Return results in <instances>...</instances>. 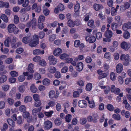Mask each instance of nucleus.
<instances>
[{"mask_svg":"<svg viewBox=\"0 0 131 131\" xmlns=\"http://www.w3.org/2000/svg\"><path fill=\"white\" fill-rule=\"evenodd\" d=\"M38 36L37 35H34L32 39L31 37H26L23 38L22 41L25 44L30 42L29 44L30 46L32 47H34L38 44L39 40Z\"/></svg>","mask_w":131,"mask_h":131,"instance_id":"1","label":"nucleus"},{"mask_svg":"<svg viewBox=\"0 0 131 131\" xmlns=\"http://www.w3.org/2000/svg\"><path fill=\"white\" fill-rule=\"evenodd\" d=\"M17 40V38L15 37H13L12 38L11 37H8L4 41L5 45L6 47H8L9 46L10 43H11L12 46L13 47L15 46L13 45L16 42Z\"/></svg>","mask_w":131,"mask_h":131,"instance_id":"2","label":"nucleus"},{"mask_svg":"<svg viewBox=\"0 0 131 131\" xmlns=\"http://www.w3.org/2000/svg\"><path fill=\"white\" fill-rule=\"evenodd\" d=\"M7 29L10 33H13L16 34L19 32V29L13 24L9 25L8 26Z\"/></svg>","mask_w":131,"mask_h":131,"instance_id":"3","label":"nucleus"},{"mask_svg":"<svg viewBox=\"0 0 131 131\" xmlns=\"http://www.w3.org/2000/svg\"><path fill=\"white\" fill-rule=\"evenodd\" d=\"M59 93L57 91H56L53 90L50 91L48 93L49 97L51 99H57L59 97Z\"/></svg>","mask_w":131,"mask_h":131,"instance_id":"4","label":"nucleus"},{"mask_svg":"<svg viewBox=\"0 0 131 131\" xmlns=\"http://www.w3.org/2000/svg\"><path fill=\"white\" fill-rule=\"evenodd\" d=\"M52 123L49 120H47L44 122L43 126L45 130H49L52 127Z\"/></svg>","mask_w":131,"mask_h":131,"instance_id":"5","label":"nucleus"},{"mask_svg":"<svg viewBox=\"0 0 131 131\" xmlns=\"http://www.w3.org/2000/svg\"><path fill=\"white\" fill-rule=\"evenodd\" d=\"M78 105L79 107L82 108H86L88 106L87 102L84 100L79 101L78 102Z\"/></svg>","mask_w":131,"mask_h":131,"instance_id":"6","label":"nucleus"},{"mask_svg":"<svg viewBox=\"0 0 131 131\" xmlns=\"http://www.w3.org/2000/svg\"><path fill=\"white\" fill-rule=\"evenodd\" d=\"M131 45L129 42L125 41L122 42L121 44V47L123 49L126 50H128L130 48Z\"/></svg>","mask_w":131,"mask_h":131,"instance_id":"7","label":"nucleus"},{"mask_svg":"<svg viewBox=\"0 0 131 131\" xmlns=\"http://www.w3.org/2000/svg\"><path fill=\"white\" fill-rule=\"evenodd\" d=\"M78 58H75L73 60L72 58H67L66 59V62L67 63H71L72 65L74 66H75L76 65V62L78 61Z\"/></svg>","mask_w":131,"mask_h":131,"instance_id":"8","label":"nucleus"},{"mask_svg":"<svg viewBox=\"0 0 131 131\" xmlns=\"http://www.w3.org/2000/svg\"><path fill=\"white\" fill-rule=\"evenodd\" d=\"M122 29L124 31H127L128 29H131V22L128 21L124 23L122 25Z\"/></svg>","mask_w":131,"mask_h":131,"instance_id":"9","label":"nucleus"},{"mask_svg":"<svg viewBox=\"0 0 131 131\" xmlns=\"http://www.w3.org/2000/svg\"><path fill=\"white\" fill-rule=\"evenodd\" d=\"M6 72L5 73L2 72L0 73V74L1 75V77H0V85L6 82L7 80V77L6 75H3L4 73L5 74Z\"/></svg>","mask_w":131,"mask_h":131,"instance_id":"10","label":"nucleus"},{"mask_svg":"<svg viewBox=\"0 0 131 131\" xmlns=\"http://www.w3.org/2000/svg\"><path fill=\"white\" fill-rule=\"evenodd\" d=\"M23 117L25 118H27V121L30 122L32 119V117L30 116V114L29 112H25L23 114Z\"/></svg>","mask_w":131,"mask_h":131,"instance_id":"11","label":"nucleus"},{"mask_svg":"<svg viewBox=\"0 0 131 131\" xmlns=\"http://www.w3.org/2000/svg\"><path fill=\"white\" fill-rule=\"evenodd\" d=\"M36 25V18H33L30 22H28L26 25L28 27H30L31 26L34 27Z\"/></svg>","mask_w":131,"mask_h":131,"instance_id":"12","label":"nucleus"},{"mask_svg":"<svg viewBox=\"0 0 131 131\" xmlns=\"http://www.w3.org/2000/svg\"><path fill=\"white\" fill-rule=\"evenodd\" d=\"M68 25L70 27H72L74 26L75 25L77 26H79L80 24V22H79L78 23H75L71 19H69L67 23Z\"/></svg>","mask_w":131,"mask_h":131,"instance_id":"13","label":"nucleus"},{"mask_svg":"<svg viewBox=\"0 0 131 131\" xmlns=\"http://www.w3.org/2000/svg\"><path fill=\"white\" fill-rule=\"evenodd\" d=\"M62 52V51L61 49L59 48H57L54 50L53 53L55 56L58 57Z\"/></svg>","mask_w":131,"mask_h":131,"instance_id":"14","label":"nucleus"},{"mask_svg":"<svg viewBox=\"0 0 131 131\" xmlns=\"http://www.w3.org/2000/svg\"><path fill=\"white\" fill-rule=\"evenodd\" d=\"M123 66L120 63L117 64L116 66V70L117 72L118 73H121L123 70Z\"/></svg>","mask_w":131,"mask_h":131,"instance_id":"15","label":"nucleus"},{"mask_svg":"<svg viewBox=\"0 0 131 131\" xmlns=\"http://www.w3.org/2000/svg\"><path fill=\"white\" fill-rule=\"evenodd\" d=\"M93 7L95 10L98 11L102 8L103 6L102 5L95 3L94 4Z\"/></svg>","mask_w":131,"mask_h":131,"instance_id":"16","label":"nucleus"},{"mask_svg":"<svg viewBox=\"0 0 131 131\" xmlns=\"http://www.w3.org/2000/svg\"><path fill=\"white\" fill-rule=\"evenodd\" d=\"M130 6L129 4L127 2H125L124 3V5L121 6H120V10H125L126 9L129 8Z\"/></svg>","mask_w":131,"mask_h":131,"instance_id":"17","label":"nucleus"},{"mask_svg":"<svg viewBox=\"0 0 131 131\" xmlns=\"http://www.w3.org/2000/svg\"><path fill=\"white\" fill-rule=\"evenodd\" d=\"M83 67V63L81 62H80L77 64L76 67V69L77 71H81L82 70Z\"/></svg>","mask_w":131,"mask_h":131,"instance_id":"18","label":"nucleus"},{"mask_svg":"<svg viewBox=\"0 0 131 131\" xmlns=\"http://www.w3.org/2000/svg\"><path fill=\"white\" fill-rule=\"evenodd\" d=\"M44 50H41L39 49H36L33 51V53L34 55L43 54L44 53Z\"/></svg>","mask_w":131,"mask_h":131,"instance_id":"19","label":"nucleus"},{"mask_svg":"<svg viewBox=\"0 0 131 131\" xmlns=\"http://www.w3.org/2000/svg\"><path fill=\"white\" fill-rule=\"evenodd\" d=\"M121 60L123 61V62L125 66H127L128 65L129 62L130 61L129 58H121Z\"/></svg>","mask_w":131,"mask_h":131,"instance_id":"20","label":"nucleus"},{"mask_svg":"<svg viewBox=\"0 0 131 131\" xmlns=\"http://www.w3.org/2000/svg\"><path fill=\"white\" fill-rule=\"evenodd\" d=\"M7 122L9 125L12 127H14L15 125V122L12 119L9 118L7 119Z\"/></svg>","mask_w":131,"mask_h":131,"instance_id":"21","label":"nucleus"},{"mask_svg":"<svg viewBox=\"0 0 131 131\" xmlns=\"http://www.w3.org/2000/svg\"><path fill=\"white\" fill-rule=\"evenodd\" d=\"M32 97L30 96H27L24 98V101L25 103H27L28 102H30L32 101Z\"/></svg>","mask_w":131,"mask_h":131,"instance_id":"22","label":"nucleus"},{"mask_svg":"<svg viewBox=\"0 0 131 131\" xmlns=\"http://www.w3.org/2000/svg\"><path fill=\"white\" fill-rule=\"evenodd\" d=\"M31 91L33 93H35L37 91V89L34 84H32L30 86Z\"/></svg>","mask_w":131,"mask_h":131,"instance_id":"23","label":"nucleus"},{"mask_svg":"<svg viewBox=\"0 0 131 131\" xmlns=\"http://www.w3.org/2000/svg\"><path fill=\"white\" fill-rule=\"evenodd\" d=\"M42 107H40L38 108H33L32 112V114L34 115H36L37 112L40 111Z\"/></svg>","mask_w":131,"mask_h":131,"instance_id":"24","label":"nucleus"},{"mask_svg":"<svg viewBox=\"0 0 131 131\" xmlns=\"http://www.w3.org/2000/svg\"><path fill=\"white\" fill-rule=\"evenodd\" d=\"M121 114L122 115H125V116L126 118H128L130 116V113L128 111H125L124 110H123L121 112Z\"/></svg>","mask_w":131,"mask_h":131,"instance_id":"25","label":"nucleus"},{"mask_svg":"<svg viewBox=\"0 0 131 131\" xmlns=\"http://www.w3.org/2000/svg\"><path fill=\"white\" fill-rule=\"evenodd\" d=\"M34 68V66L32 63L29 64L28 66V70L30 73H33L34 72L33 69Z\"/></svg>","mask_w":131,"mask_h":131,"instance_id":"26","label":"nucleus"},{"mask_svg":"<svg viewBox=\"0 0 131 131\" xmlns=\"http://www.w3.org/2000/svg\"><path fill=\"white\" fill-rule=\"evenodd\" d=\"M112 31L110 30H107L105 33V36L108 38L112 37Z\"/></svg>","mask_w":131,"mask_h":131,"instance_id":"27","label":"nucleus"},{"mask_svg":"<svg viewBox=\"0 0 131 131\" xmlns=\"http://www.w3.org/2000/svg\"><path fill=\"white\" fill-rule=\"evenodd\" d=\"M72 118V115L70 114H68L66 115L64 119L66 122L69 123L71 122Z\"/></svg>","mask_w":131,"mask_h":131,"instance_id":"28","label":"nucleus"},{"mask_svg":"<svg viewBox=\"0 0 131 131\" xmlns=\"http://www.w3.org/2000/svg\"><path fill=\"white\" fill-rule=\"evenodd\" d=\"M48 69L49 72L51 73H54L56 71V68L53 66H50Z\"/></svg>","mask_w":131,"mask_h":131,"instance_id":"29","label":"nucleus"},{"mask_svg":"<svg viewBox=\"0 0 131 131\" xmlns=\"http://www.w3.org/2000/svg\"><path fill=\"white\" fill-rule=\"evenodd\" d=\"M18 91L21 93H23L25 91L26 88L24 85L19 86L18 88Z\"/></svg>","mask_w":131,"mask_h":131,"instance_id":"30","label":"nucleus"},{"mask_svg":"<svg viewBox=\"0 0 131 131\" xmlns=\"http://www.w3.org/2000/svg\"><path fill=\"white\" fill-rule=\"evenodd\" d=\"M29 18V16L28 14L24 15L21 18V20L23 22H25Z\"/></svg>","mask_w":131,"mask_h":131,"instance_id":"31","label":"nucleus"},{"mask_svg":"<svg viewBox=\"0 0 131 131\" xmlns=\"http://www.w3.org/2000/svg\"><path fill=\"white\" fill-rule=\"evenodd\" d=\"M43 12L45 15L47 16L49 14L50 11L48 8H46L45 6H44L43 8Z\"/></svg>","mask_w":131,"mask_h":131,"instance_id":"32","label":"nucleus"},{"mask_svg":"<svg viewBox=\"0 0 131 131\" xmlns=\"http://www.w3.org/2000/svg\"><path fill=\"white\" fill-rule=\"evenodd\" d=\"M0 18L5 23H7L8 21V18L5 14H2Z\"/></svg>","mask_w":131,"mask_h":131,"instance_id":"33","label":"nucleus"},{"mask_svg":"<svg viewBox=\"0 0 131 131\" xmlns=\"http://www.w3.org/2000/svg\"><path fill=\"white\" fill-rule=\"evenodd\" d=\"M53 113V111L51 110L49 112H45L44 114L45 116L47 117H50L52 116Z\"/></svg>","mask_w":131,"mask_h":131,"instance_id":"34","label":"nucleus"},{"mask_svg":"<svg viewBox=\"0 0 131 131\" xmlns=\"http://www.w3.org/2000/svg\"><path fill=\"white\" fill-rule=\"evenodd\" d=\"M42 82L43 85L47 86L50 84V81L47 78H45L42 81Z\"/></svg>","mask_w":131,"mask_h":131,"instance_id":"35","label":"nucleus"},{"mask_svg":"<svg viewBox=\"0 0 131 131\" xmlns=\"http://www.w3.org/2000/svg\"><path fill=\"white\" fill-rule=\"evenodd\" d=\"M54 122L56 125L59 126L62 123V120L60 118H57L55 120Z\"/></svg>","mask_w":131,"mask_h":131,"instance_id":"36","label":"nucleus"},{"mask_svg":"<svg viewBox=\"0 0 131 131\" xmlns=\"http://www.w3.org/2000/svg\"><path fill=\"white\" fill-rule=\"evenodd\" d=\"M49 63L50 64L54 65L57 62V61L55 58H49Z\"/></svg>","mask_w":131,"mask_h":131,"instance_id":"37","label":"nucleus"},{"mask_svg":"<svg viewBox=\"0 0 131 131\" xmlns=\"http://www.w3.org/2000/svg\"><path fill=\"white\" fill-rule=\"evenodd\" d=\"M89 106L91 108H93L95 107V104L94 101L92 100H91V101H89Z\"/></svg>","mask_w":131,"mask_h":131,"instance_id":"38","label":"nucleus"},{"mask_svg":"<svg viewBox=\"0 0 131 131\" xmlns=\"http://www.w3.org/2000/svg\"><path fill=\"white\" fill-rule=\"evenodd\" d=\"M125 31V32L123 33V37L125 39H127L130 37V33L129 32L127 31Z\"/></svg>","mask_w":131,"mask_h":131,"instance_id":"39","label":"nucleus"},{"mask_svg":"<svg viewBox=\"0 0 131 131\" xmlns=\"http://www.w3.org/2000/svg\"><path fill=\"white\" fill-rule=\"evenodd\" d=\"M7 102L10 105H13L14 103V99L12 98L9 97L7 99Z\"/></svg>","mask_w":131,"mask_h":131,"instance_id":"40","label":"nucleus"},{"mask_svg":"<svg viewBox=\"0 0 131 131\" xmlns=\"http://www.w3.org/2000/svg\"><path fill=\"white\" fill-rule=\"evenodd\" d=\"M92 88V84L91 83H88L86 86V90L87 91H89L91 90Z\"/></svg>","mask_w":131,"mask_h":131,"instance_id":"41","label":"nucleus"},{"mask_svg":"<svg viewBox=\"0 0 131 131\" xmlns=\"http://www.w3.org/2000/svg\"><path fill=\"white\" fill-rule=\"evenodd\" d=\"M26 107L24 105H20L19 108V111L23 113L26 111Z\"/></svg>","mask_w":131,"mask_h":131,"instance_id":"42","label":"nucleus"},{"mask_svg":"<svg viewBox=\"0 0 131 131\" xmlns=\"http://www.w3.org/2000/svg\"><path fill=\"white\" fill-rule=\"evenodd\" d=\"M33 97L35 101L40 100V95L37 94H34L33 95Z\"/></svg>","mask_w":131,"mask_h":131,"instance_id":"43","label":"nucleus"},{"mask_svg":"<svg viewBox=\"0 0 131 131\" xmlns=\"http://www.w3.org/2000/svg\"><path fill=\"white\" fill-rule=\"evenodd\" d=\"M87 119L88 121L90 122H97V120L94 117L93 119V117L90 115L88 117Z\"/></svg>","mask_w":131,"mask_h":131,"instance_id":"44","label":"nucleus"},{"mask_svg":"<svg viewBox=\"0 0 131 131\" xmlns=\"http://www.w3.org/2000/svg\"><path fill=\"white\" fill-rule=\"evenodd\" d=\"M10 86L8 84H4L2 86V90L4 91H7L9 89Z\"/></svg>","mask_w":131,"mask_h":131,"instance_id":"45","label":"nucleus"},{"mask_svg":"<svg viewBox=\"0 0 131 131\" xmlns=\"http://www.w3.org/2000/svg\"><path fill=\"white\" fill-rule=\"evenodd\" d=\"M45 17L43 15H40L38 19V23L43 22L45 20Z\"/></svg>","mask_w":131,"mask_h":131,"instance_id":"46","label":"nucleus"},{"mask_svg":"<svg viewBox=\"0 0 131 131\" xmlns=\"http://www.w3.org/2000/svg\"><path fill=\"white\" fill-rule=\"evenodd\" d=\"M118 26V24L115 23H112L111 26L112 29L114 30H116V29L117 28Z\"/></svg>","mask_w":131,"mask_h":131,"instance_id":"47","label":"nucleus"},{"mask_svg":"<svg viewBox=\"0 0 131 131\" xmlns=\"http://www.w3.org/2000/svg\"><path fill=\"white\" fill-rule=\"evenodd\" d=\"M95 40L96 38L93 36H91L88 38V41L90 43H93Z\"/></svg>","mask_w":131,"mask_h":131,"instance_id":"48","label":"nucleus"},{"mask_svg":"<svg viewBox=\"0 0 131 131\" xmlns=\"http://www.w3.org/2000/svg\"><path fill=\"white\" fill-rule=\"evenodd\" d=\"M112 117L114 119L117 120H119L121 119L120 115L118 114H113L112 116Z\"/></svg>","mask_w":131,"mask_h":131,"instance_id":"49","label":"nucleus"},{"mask_svg":"<svg viewBox=\"0 0 131 131\" xmlns=\"http://www.w3.org/2000/svg\"><path fill=\"white\" fill-rule=\"evenodd\" d=\"M10 75L12 77H16L18 75V73L16 71H12L10 72Z\"/></svg>","mask_w":131,"mask_h":131,"instance_id":"50","label":"nucleus"},{"mask_svg":"<svg viewBox=\"0 0 131 131\" xmlns=\"http://www.w3.org/2000/svg\"><path fill=\"white\" fill-rule=\"evenodd\" d=\"M110 78L111 80L113 81L115 80L116 77L115 73L113 72H111L110 74Z\"/></svg>","mask_w":131,"mask_h":131,"instance_id":"51","label":"nucleus"},{"mask_svg":"<svg viewBox=\"0 0 131 131\" xmlns=\"http://www.w3.org/2000/svg\"><path fill=\"white\" fill-rule=\"evenodd\" d=\"M41 104V102L40 100L35 101L34 104V106L35 107H39Z\"/></svg>","mask_w":131,"mask_h":131,"instance_id":"52","label":"nucleus"},{"mask_svg":"<svg viewBox=\"0 0 131 131\" xmlns=\"http://www.w3.org/2000/svg\"><path fill=\"white\" fill-rule=\"evenodd\" d=\"M24 120L22 119V117L21 116H19L18 117V119L17 120V123L20 125L23 123Z\"/></svg>","mask_w":131,"mask_h":131,"instance_id":"53","label":"nucleus"},{"mask_svg":"<svg viewBox=\"0 0 131 131\" xmlns=\"http://www.w3.org/2000/svg\"><path fill=\"white\" fill-rule=\"evenodd\" d=\"M34 78L35 79L37 80L41 78V76L39 74L36 72L35 74Z\"/></svg>","mask_w":131,"mask_h":131,"instance_id":"54","label":"nucleus"},{"mask_svg":"<svg viewBox=\"0 0 131 131\" xmlns=\"http://www.w3.org/2000/svg\"><path fill=\"white\" fill-rule=\"evenodd\" d=\"M77 84L80 86H83L84 85V81L81 80H79L77 82Z\"/></svg>","mask_w":131,"mask_h":131,"instance_id":"55","label":"nucleus"},{"mask_svg":"<svg viewBox=\"0 0 131 131\" xmlns=\"http://www.w3.org/2000/svg\"><path fill=\"white\" fill-rule=\"evenodd\" d=\"M80 7V4L79 3L76 4L74 8V11L75 12H77L78 11Z\"/></svg>","mask_w":131,"mask_h":131,"instance_id":"56","label":"nucleus"},{"mask_svg":"<svg viewBox=\"0 0 131 131\" xmlns=\"http://www.w3.org/2000/svg\"><path fill=\"white\" fill-rule=\"evenodd\" d=\"M80 43V41L79 40H75L74 42V46L76 48L78 47L79 46Z\"/></svg>","mask_w":131,"mask_h":131,"instance_id":"57","label":"nucleus"},{"mask_svg":"<svg viewBox=\"0 0 131 131\" xmlns=\"http://www.w3.org/2000/svg\"><path fill=\"white\" fill-rule=\"evenodd\" d=\"M5 102L3 101H0V109L4 108L5 107Z\"/></svg>","mask_w":131,"mask_h":131,"instance_id":"58","label":"nucleus"},{"mask_svg":"<svg viewBox=\"0 0 131 131\" xmlns=\"http://www.w3.org/2000/svg\"><path fill=\"white\" fill-rule=\"evenodd\" d=\"M107 109L110 111H113L114 109L113 106L111 104H108L107 106Z\"/></svg>","mask_w":131,"mask_h":131,"instance_id":"59","label":"nucleus"},{"mask_svg":"<svg viewBox=\"0 0 131 131\" xmlns=\"http://www.w3.org/2000/svg\"><path fill=\"white\" fill-rule=\"evenodd\" d=\"M19 17L17 15L14 16V20L15 24H17L18 23L19 21Z\"/></svg>","mask_w":131,"mask_h":131,"instance_id":"60","label":"nucleus"},{"mask_svg":"<svg viewBox=\"0 0 131 131\" xmlns=\"http://www.w3.org/2000/svg\"><path fill=\"white\" fill-rule=\"evenodd\" d=\"M39 64L42 67H45L46 66L47 63L45 61L42 60L39 61Z\"/></svg>","mask_w":131,"mask_h":131,"instance_id":"61","label":"nucleus"},{"mask_svg":"<svg viewBox=\"0 0 131 131\" xmlns=\"http://www.w3.org/2000/svg\"><path fill=\"white\" fill-rule=\"evenodd\" d=\"M117 10L115 9L114 7H112V11H111V14L112 16H114L116 14Z\"/></svg>","mask_w":131,"mask_h":131,"instance_id":"62","label":"nucleus"},{"mask_svg":"<svg viewBox=\"0 0 131 131\" xmlns=\"http://www.w3.org/2000/svg\"><path fill=\"white\" fill-rule=\"evenodd\" d=\"M39 72L41 74H44L45 73L46 71L45 68H39Z\"/></svg>","mask_w":131,"mask_h":131,"instance_id":"63","label":"nucleus"},{"mask_svg":"<svg viewBox=\"0 0 131 131\" xmlns=\"http://www.w3.org/2000/svg\"><path fill=\"white\" fill-rule=\"evenodd\" d=\"M68 32V28L66 26L63 28L62 31V34H67Z\"/></svg>","mask_w":131,"mask_h":131,"instance_id":"64","label":"nucleus"}]
</instances>
